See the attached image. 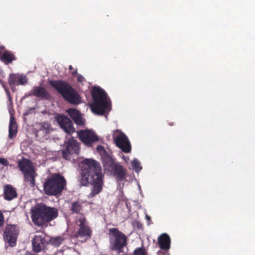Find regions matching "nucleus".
I'll list each match as a JSON object with an SVG mask.
<instances>
[{"mask_svg": "<svg viewBox=\"0 0 255 255\" xmlns=\"http://www.w3.org/2000/svg\"><path fill=\"white\" fill-rule=\"evenodd\" d=\"M110 248L112 251L119 254L124 253V248L128 245V238L118 228H113L109 230Z\"/></svg>", "mask_w": 255, "mask_h": 255, "instance_id": "nucleus-6", "label": "nucleus"}, {"mask_svg": "<svg viewBox=\"0 0 255 255\" xmlns=\"http://www.w3.org/2000/svg\"><path fill=\"white\" fill-rule=\"evenodd\" d=\"M63 240V238L61 237L52 238L50 240V244L55 247H58L62 244Z\"/></svg>", "mask_w": 255, "mask_h": 255, "instance_id": "nucleus-26", "label": "nucleus"}, {"mask_svg": "<svg viewBox=\"0 0 255 255\" xmlns=\"http://www.w3.org/2000/svg\"><path fill=\"white\" fill-rule=\"evenodd\" d=\"M133 255H147V253L143 247H140L134 250Z\"/></svg>", "mask_w": 255, "mask_h": 255, "instance_id": "nucleus-27", "label": "nucleus"}, {"mask_svg": "<svg viewBox=\"0 0 255 255\" xmlns=\"http://www.w3.org/2000/svg\"><path fill=\"white\" fill-rule=\"evenodd\" d=\"M49 83L69 103L77 105L81 103L79 94L68 83L63 80H51Z\"/></svg>", "mask_w": 255, "mask_h": 255, "instance_id": "nucleus-4", "label": "nucleus"}, {"mask_svg": "<svg viewBox=\"0 0 255 255\" xmlns=\"http://www.w3.org/2000/svg\"><path fill=\"white\" fill-rule=\"evenodd\" d=\"M80 185H92L88 198H92L99 194L104 186V177L100 163L92 159H86L83 162L81 172Z\"/></svg>", "mask_w": 255, "mask_h": 255, "instance_id": "nucleus-1", "label": "nucleus"}, {"mask_svg": "<svg viewBox=\"0 0 255 255\" xmlns=\"http://www.w3.org/2000/svg\"><path fill=\"white\" fill-rule=\"evenodd\" d=\"M84 80L83 76L80 74H78L77 76V81L79 82L82 83Z\"/></svg>", "mask_w": 255, "mask_h": 255, "instance_id": "nucleus-32", "label": "nucleus"}, {"mask_svg": "<svg viewBox=\"0 0 255 255\" xmlns=\"http://www.w3.org/2000/svg\"><path fill=\"white\" fill-rule=\"evenodd\" d=\"M31 214L34 224L37 226H42L56 218L58 210L56 208L48 207L45 204L36 205L31 209Z\"/></svg>", "mask_w": 255, "mask_h": 255, "instance_id": "nucleus-2", "label": "nucleus"}, {"mask_svg": "<svg viewBox=\"0 0 255 255\" xmlns=\"http://www.w3.org/2000/svg\"><path fill=\"white\" fill-rule=\"evenodd\" d=\"M27 83V79L25 76L10 74L8 78V84L10 87L19 85H24Z\"/></svg>", "mask_w": 255, "mask_h": 255, "instance_id": "nucleus-17", "label": "nucleus"}, {"mask_svg": "<svg viewBox=\"0 0 255 255\" xmlns=\"http://www.w3.org/2000/svg\"><path fill=\"white\" fill-rule=\"evenodd\" d=\"M158 242L161 250H168L170 248L171 241L169 236L166 233H163L158 238Z\"/></svg>", "mask_w": 255, "mask_h": 255, "instance_id": "nucleus-19", "label": "nucleus"}, {"mask_svg": "<svg viewBox=\"0 0 255 255\" xmlns=\"http://www.w3.org/2000/svg\"><path fill=\"white\" fill-rule=\"evenodd\" d=\"M19 233L18 227L15 225H7L4 231V239L11 247L15 246Z\"/></svg>", "mask_w": 255, "mask_h": 255, "instance_id": "nucleus-10", "label": "nucleus"}, {"mask_svg": "<svg viewBox=\"0 0 255 255\" xmlns=\"http://www.w3.org/2000/svg\"><path fill=\"white\" fill-rule=\"evenodd\" d=\"M7 96H8V99H9V100L10 102H12V99H11V97L10 96V93L8 91L7 92Z\"/></svg>", "mask_w": 255, "mask_h": 255, "instance_id": "nucleus-33", "label": "nucleus"}, {"mask_svg": "<svg viewBox=\"0 0 255 255\" xmlns=\"http://www.w3.org/2000/svg\"><path fill=\"white\" fill-rule=\"evenodd\" d=\"M4 218L2 213L0 211V227H2L4 224Z\"/></svg>", "mask_w": 255, "mask_h": 255, "instance_id": "nucleus-30", "label": "nucleus"}, {"mask_svg": "<svg viewBox=\"0 0 255 255\" xmlns=\"http://www.w3.org/2000/svg\"><path fill=\"white\" fill-rule=\"evenodd\" d=\"M82 203L80 201L73 202L70 206V211L73 214H79L82 210Z\"/></svg>", "mask_w": 255, "mask_h": 255, "instance_id": "nucleus-25", "label": "nucleus"}, {"mask_svg": "<svg viewBox=\"0 0 255 255\" xmlns=\"http://www.w3.org/2000/svg\"><path fill=\"white\" fill-rule=\"evenodd\" d=\"M131 165L133 169L137 172L139 171L142 168L140 165V162L137 159H134L131 162Z\"/></svg>", "mask_w": 255, "mask_h": 255, "instance_id": "nucleus-28", "label": "nucleus"}, {"mask_svg": "<svg viewBox=\"0 0 255 255\" xmlns=\"http://www.w3.org/2000/svg\"><path fill=\"white\" fill-rule=\"evenodd\" d=\"M113 138L116 145L125 153L131 151V145L127 135L117 129L115 131Z\"/></svg>", "mask_w": 255, "mask_h": 255, "instance_id": "nucleus-9", "label": "nucleus"}, {"mask_svg": "<svg viewBox=\"0 0 255 255\" xmlns=\"http://www.w3.org/2000/svg\"><path fill=\"white\" fill-rule=\"evenodd\" d=\"M103 161L104 168L109 172H110L118 163H116L113 159L109 156L104 157Z\"/></svg>", "mask_w": 255, "mask_h": 255, "instance_id": "nucleus-24", "label": "nucleus"}, {"mask_svg": "<svg viewBox=\"0 0 255 255\" xmlns=\"http://www.w3.org/2000/svg\"><path fill=\"white\" fill-rule=\"evenodd\" d=\"M169 125L170 126H173L174 125V124L173 122L172 123H168Z\"/></svg>", "mask_w": 255, "mask_h": 255, "instance_id": "nucleus-34", "label": "nucleus"}, {"mask_svg": "<svg viewBox=\"0 0 255 255\" xmlns=\"http://www.w3.org/2000/svg\"><path fill=\"white\" fill-rule=\"evenodd\" d=\"M67 112L70 118L77 125H84V122L82 119L81 115L79 111L74 109H69L67 110Z\"/></svg>", "mask_w": 255, "mask_h": 255, "instance_id": "nucleus-20", "label": "nucleus"}, {"mask_svg": "<svg viewBox=\"0 0 255 255\" xmlns=\"http://www.w3.org/2000/svg\"><path fill=\"white\" fill-rule=\"evenodd\" d=\"M66 181L59 173H54L47 177L43 184V191L48 196H59L66 189Z\"/></svg>", "mask_w": 255, "mask_h": 255, "instance_id": "nucleus-5", "label": "nucleus"}, {"mask_svg": "<svg viewBox=\"0 0 255 255\" xmlns=\"http://www.w3.org/2000/svg\"><path fill=\"white\" fill-rule=\"evenodd\" d=\"M69 69L70 70H73L71 71V75L72 76H75L77 74V69H74V68L71 65L69 66Z\"/></svg>", "mask_w": 255, "mask_h": 255, "instance_id": "nucleus-31", "label": "nucleus"}, {"mask_svg": "<svg viewBox=\"0 0 255 255\" xmlns=\"http://www.w3.org/2000/svg\"><path fill=\"white\" fill-rule=\"evenodd\" d=\"M46 235L43 233L34 236L31 240L32 251L38 253L44 251L48 242L46 240Z\"/></svg>", "mask_w": 255, "mask_h": 255, "instance_id": "nucleus-12", "label": "nucleus"}, {"mask_svg": "<svg viewBox=\"0 0 255 255\" xmlns=\"http://www.w3.org/2000/svg\"><path fill=\"white\" fill-rule=\"evenodd\" d=\"M17 133V125L16 120L13 116L11 115L10 117V121L8 129V137L10 139H13L16 136Z\"/></svg>", "mask_w": 255, "mask_h": 255, "instance_id": "nucleus-21", "label": "nucleus"}, {"mask_svg": "<svg viewBox=\"0 0 255 255\" xmlns=\"http://www.w3.org/2000/svg\"><path fill=\"white\" fill-rule=\"evenodd\" d=\"M51 129V125L48 122H42L40 124V128L37 131L36 136L41 135L45 136L49 133Z\"/></svg>", "mask_w": 255, "mask_h": 255, "instance_id": "nucleus-23", "label": "nucleus"}, {"mask_svg": "<svg viewBox=\"0 0 255 255\" xmlns=\"http://www.w3.org/2000/svg\"><path fill=\"white\" fill-rule=\"evenodd\" d=\"M17 163L18 168L23 175L24 181L28 182L30 187H34L35 178L37 174L32 162L28 159L22 157L18 160Z\"/></svg>", "mask_w": 255, "mask_h": 255, "instance_id": "nucleus-7", "label": "nucleus"}, {"mask_svg": "<svg viewBox=\"0 0 255 255\" xmlns=\"http://www.w3.org/2000/svg\"><path fill=\"white\" fill-rule=\"evenodd\" d=\"M15 59V56L10 51L5 50L2 54L0 52V60L5 64L11 63Z\"/></svg>", "mask_w": 255, "mask_h": 255, "instance_id": "nucleus-22", "label": "nucleus"}, {"mask_svg": "<svg viewBox=\"0 0 255 255\" xmlns=\"http://www.w3.org/2000/svg\"><path fill=\"white\" fill-rule=\"evenodd\" d=\"M0 163L4 166H7L9 162L6 159L0 157Z\"/></svg>", "mask_w": 255, "mask_h": 255, "instance_id": "nucleus-29", "label": "nucleus"}, {"mask_svg": "<svg viewBox=\"0 0 255 255\" xmlns=\"http://www.w3.org/2000/svg\"><path fill=\"white\" fill-rule=\"evenodd\" d=\"M78 135L82 142L89 146L98 140V135L92 130H81L78 132Z\"/></svg>", "mask_w": 255, "mask_h": 255, "instance_id": "nucleus-13", "label": "nucleus"}, {"mask_svg": "<svg viewBox=\"0 0 255 255\" xmlns=\"http://www.w3.org/2000/svg\"><path fill=\"white\" fill-rule=\"evenodd\" d=\"M3 198L7 201H11L17 196L16 189L11 185L6 184L3 187Z\"/></svg>", "mask_w": 255, "mask_h": 255, "instance_id": "nucleus-18", "label": "nucleus"}, {"mask_svg": "<svg viewBox=\"0 0 255 255\" xmlns=\"http://www.w3.org/2000/svg\"><path fill=\"white\" fill-rule=\"evenodd\" d=\"M80 151L79 143L73 138L69 139L65 142V148L62 150L64 158L70 160V156L78 155Z\"/></svg>", "mask_w": 255, "mask_h": 255, "instance_id": "nucleus-11", "label": "nucleus"}, {"mask_svg": "<svg viewBox=\"0 0 255 255\" xmlns=\"http://www.w3.org/2000/svg\"><path fill=\"white\" fill-rule=\"evenodd\" d=\"M57 121L61 128L67 133L72 134L75 132V130L73 123L67 116H59L57 118Z\"/></svg>", "mask_w": 255, "mask_h": 255, "instance_id": "nucleus-15", "label": "nucleus"}, {"mask_svg": "<svg viewBox=\"0 0 255 255\" xmlns=\"http://www.w3.org/2000/svg\"><path fill=\"white\" fill-rule=\"evenodd\" d=\"M93 103L91 105L92 111L98 115H103L110 111L111 106L107 100L106 92L100 87H93L91 91Z\"/></svg>", "mask_w": 255, "mask_h": 255, "instance_id": "nucleus-3", "label": "nucleus"}, {"mask_svg": "<svg viewBox=\"0 0 255 255\" xmlns=\"http://www.w3.org/2000/svg\"><path fill=\"white\" fill-rule=\"evenodd\" d=\"M110 172L118 181L124 180L127 177V169L120 163H118Z\"/></svg>", "mask_w": 255, "mask_h": 255, "instance_id": "nucleus-16", "label": "nucleus"}, {"mask_svg": "<svg viewBox=\"0 0 255 255\" xmlns=\"http://www.w3.org/2000/svg\"><path fill=\"white\" fill-rule=\"evenodd\" d=\"M78 230L74 235V237L81 239V242H86L91 239L92 230L89 226V223L83 215H80L76 221Z\"/></svg>", "mask_w": 255, "mask_h": 255, "instance_id": "nucleus-8", "label": "nucleus"}, {"mask_svg": "<svg viewBox=\"0 0 255 255\" xmlns=\"http://www.w3.org/2000/svg\"><path fill=\"white\" fill-rule=\"evenodd\" d=\"M146 219L148 220H150V217L148 216L147 215H146Z\"/></svg>", "mask_w": 255, "mask_h": 255, "instance_id": "nucleus-35", "label": "nucleus"}, {"mask_svg": "<svg viewBox=\"0 0 255 255\" xmlns=\"http://www.w3.org/2000/svg\"><path fill=\"white\" fill-rule=\"evenodd\" d=\"M31 96H35L41 100H49L51 98L50 93L42 86H34L25 95V97H27Z\"/></svg>", "mask_w": 255, "mask_h": 255, "instance_id": "nucleus-14", "label": "nucleus"}]
</instances>
